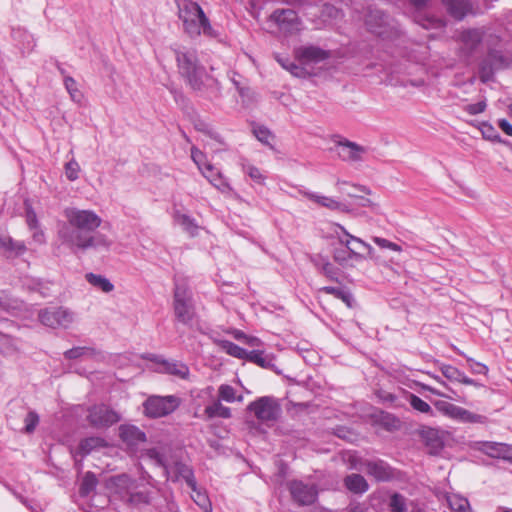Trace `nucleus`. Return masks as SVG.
<instances>
[{
	"instance_id": "nucleus-1",
	"label": "nucleus",
	"mask_w": 512,
	"mask_h": 512,
	"mask_svg": "<svg viewBox=\"0 0 512 512\" xmlns=\"http://www.w3.org/2000/svg\"><path fill=\"white\" fill-rule=\"evenodd\" d=\"M64 216L67 222L58 231L63 243L80 250L89 248L108 250L111 247L112 240L105 234L96 232L102 219L94 211L66 208Z\"/></svg>"
},
{
	"instance_id": "nucleus-2",
	"label": "nucleus",
	"mask_w": 512,
	"mask_h": 512,
	"mask_svg": "<svg viewBox=\"0 0 512 512\" xmlns=\"http://www.w3.org/2000/svg\"><path fill=\"white\" fill-rule=\"evenodd\" d=\"M178 73L185 79L187 85L201 96L209 100L221 97V85L209 75L199 62L197 52L193 49H174Z\"/></svg>"
},
{
	"instance_id": "nucleus-3",
	"label": "nucleus",
	"mask_w": 512,
	"mask_h": 512,
	"mask_svg": "<svg viewBox=\"0 0 512 512\" xmlns=\"http://www.w3.org/2000/svg\"><path fill=\"white\" fill-rule=\"evenodd\" d=\"M176 5L183 30L189 38L196 39L202 34L209 38L218 37V32L212 27L209 18L197 2L176 0Z\"/></svg>"
},
{
	"instance_id": "nucleus-4",
	"label": "nucleus",
	"mask_w": 512,
	"mask_h": 512,
	"mask_svg": "<svg viewBox=\"0 0 512 512\" xmlns=\"http://www.w3.org/2000/svg\"><path fill=\"white\" fill-rule=\"evenodd\" d=\"M108 488L113 499H119L130 507L141 508L151 503L153 492L143 485H138L127 474L112 476L108 481Z\"/></svg>"
},
{
	"instance_id": "nucleus-5",
	"label": "nucleus",
	"mask_w": 512,
	"mask_h": 512,
	"mask_svg": "<svg viewBox=\"0 0 512 512\" xmlns=\"http://www.w3.org/2000/svg\"><path fill=\"white\" fill-rule=\"evenodd\" d=\"M173 310L178 322L191 326L196 317V308L192 292L185 281L175 280Z\"/></svg>"
},
{
	"instance_id": "nucleus-6",
	"label": "nucleus",
	"mask_w": 512,
	"mask_h": 512,
	"mask_svg": "<svg viewBox=\"0 0 512 512\" xmlns=\"http://www.w3.org/2000/svg\"><path fill=\"white\" fill-rule=\"evenodd\" d=\"M365 25L371 33L383 39H390L398 34L390 16L377 8H368Z\"/></svg>"
},
{
	"instance_id": "nucleus-7",
	"label": "nucleus",
	"mask_w": 512,
	"mask_h": 512,
	"mask_svg": "<svg viewBox=\"0 0 512 512\" xmlns=\"http://www.w3.org/2000/svg\"><path fill=\"white\" fill-rule=\"evenodd\" d=\"M180 404L181 400L178 396L153 395L148 397L143 403L144 414L152 419L165 417L173 413L180 406Z\"/></svg>"
},
{
	"instance_id": "nucleus-8",
	"label": "nucleus",
	"mask_w": 512,
	"mask_h": 512,
	"mask_svg": "<svg viewBox=\"0 0 512 512\" xmlns=\"http://www.w3.org/2000/svg\"><path fill=\"white\" fill-rule=\"evenodd\" d=\"M335 234L338 238V241L345 248H335L333 250V259L341 266H345L350 260H362L364 259L363 253L356 251V249L351 246L353 242V235H351L344 226L340 224L335 225Z\"/></svg>"
},
{
	"instance_id": "nucleus-9",
	"label": "nucleus",
	"mask_w": 512,
	"mask_h": 512,
	"mask_svg": "<svg viewBox=\"0 0 512 512\" xmlns=\"http://www.w3.org/2000/svg\"><path fill=\"white\" fill-rule=\"evenodd\" d=\"M247 410L252 412L263 423L275 422L282 412L278 400L272 396L257 398L249 403Z\"/></svg>"
},
{
	"instance_id": "nucleus-10",
	"label": "nucleus",
	"mask_w": 512,
	"mask_h": 512,
	"mask_svg": "<svg viewBox=\"0 0 512 512\" xmlns=\"http://www.w3.org/2000/svg\"><path fill=\"white\" fill-rule=\"evenodd\" d=\"M40 322L50 328H68L74 321V313L65 307H49L39 311Z\"/></svg>"
},
{
	"instance_id": "nucleus-11",
	"label": "nucleus",
	"mask_w": 512,
	"mask_h": 512,
	"mask_svg": "<svg viewBox=\"0 0 512 512\" xmlns=\"http://www.w3.org/2000/svg\"><path fill=\"white\" fill-rule=\"evenodd\" d=\"M435 408L443 415L462 423H483L485 417L447 401L438 400Z\"/></svg>"
},
{
	"instance_id": "nucleus-12",
	"label": "nucleus",
	"mask_w": 512,
	"mask_h": 512,
	"mask_svg": "<svg viewBox=\"0 0 512 512\" xmlns=\"http://www.w3.org/2000/svg\"><path fill=\"white\" fill-rule=\"evenodd\" d=\"M120 419L119 413L105 404L94 405L88 410L87 420L97 429L110 427Z\"/></svg>"
},
{
	"instance_id": "nucleus-13",
	"label": "nucleus",
	"mask_w": 512,
	"mask_h": 512,
	"mask_svg": "<svg viewBox=\"0 0 512 512\" xmlns=\"http://www.w3.org/2000/svg\"><path fill=\"white\" fill-rule=\"evenodd\" d=\"M512 64L511 58L505 56L501 51L490 49L487 56L480 64V74L483 81L489 80L495 70L509 68Z\"/></svg>"
},
{
	"instance_id": "nucleus-14",
	"label": "nucleus",
	"mask_w": 512,
	"mask_h": 512,
	"mask_svg": "<svg viewBox=\"0 0 512 512\" xmlns=\"http://www.w3.org/2000/svg\"><path fill=\"white\" fill-rule=\"evenodd\" d=\"M270 18L285 35H294L301 30V20L292 9H277Z\"/></svg>"
},
{
	"instance_id": "nucleus-15",
	"label": "nucleus",
	"mask_w": 512,
	"mask_h": 512,
	"mask_svg": "<svg viewBox=\"0 0 512 512\" xmlns=\"http://www.w3.org/2000/svg\"><path fill=\"white\" fill-rule=\"evenodd\" d=\"M177 472L179 475L185 480L188 487L191 488L192 492L194 493L192 495V498L194 502L205 512H209L212 509L211 502L208 498V496L201 492L197 488V483L194 477V473L191 468H189L187 465L178 463L176 465Z\"/></svg>"
},
{
	"instance_id": "nucleus-16",
	"label": "nucleus",
	"mask_w": 512,
	"mask_h": 512,
	"mask_svg": "<svg viewBox=\"0 0 512 512\" xmlns=\"http://www.w3.org/2000/svg\"><path fill=\"white\" fill-rule=\"evenodd\" d=\"M333 151L339 158L346 162H361L367 153V148L348 139H339L335 141Z\"/></svg>"
},
{
	"instance_id": "nucleus-17",
	"label": "nucleus",
	"mask_w": 512,
	"mask_h": 512,
	"mask_svg": "<svg viewBox=\"0 0 512 512\" xmlns=\"http://www.w3.org/2000/svg\"><path fill=\"white\" fill-rule=\"evenodd\" d=\"M289 491L294 502L301 506L313 504L318 496V490L314 484L298 480L289 483Z\"/></svg>"
},
{
	"instance_id": "nucleus-18",
	"label": "nucleus",
	"mask_w": 512,
	"mask_h": 512,
	"mask_svg": "<svg viewBox=\"0 0 512 512\" xmlns=\"http://www.w3.org/2000/svg\"><path fill=\"white\" fill-rule=\"evenodd\" d=\"M294 55L301 65H308L327 60L331 53L315 45H304L295 48Z\"/></svg>"
},
{
	"instance_id": "nucleus-19",
	"label": "nucleus",
	"mask_w": 512,
	"mask_h": 512,
	"mask_svg": "<svg viewBox=\"0 0 512 512\" xmlns=\"http://www.w3.org/2000/svg\"><path fill=\"white\" fill-rule=\"evenodd\" d=\"M484 34L485 31L483 28H469L463 30L459 36L462 53L467 57L472 56L481 45Z\"/></svg>"
},
{
	"instance_id": "nucleus-20",
	"label": "nucleus",
	"mask_w": 512,
	"mask_h": 512,
	"mask_svg": "<svg viewBox=\"0 0 512 512\" xmlns=\"http://www.w3.org/2000/svg\"><path fill=\"white\" fill-rule=\"evenodd\" d=\"M367 474L374 477L377 481H389L394 477L393 468L381 459L368 460L363 463Z\"/></svg>"
},
{
	"instance_id": "nucleus-21",
	"label": "nucleus",
	"mask_w": 512,
	"mask_h": 512,
	"mask_svg": "<svg viewBox=\"0 0 512 512\" xmlns=\"http://www.w3.org/2000/svg\"><path fill=\"white\" fill-rule=\"evenodd\" d=\"M410 3L416 8L417 14L415 15V22L425 29L442 28L445 22L433 15L423 13V9L427 6L428 0H410Z\"/></svg>"
},
{
	"instance_id": "nucleus-22",
	"label": "nucleus",
	"mask_w": 512,
	"mask_h": 512,
	"mask_svg": "<svg viewBox=\"0 0 512 512\" xmlns=\"http://www.w3.org/2000/svg\"><path fill=\"white\" fill-rule=\"evenodd\" d=\"M151 360L160 366L161 372L176 376L180 379H187L189 376V367L181 361L167 360L156 355L153 356Z\"/></svg>"
},
{
	"instance_id": "nucleus-23",
	"label": "nucleus",
	"mask_w": 512,
	"mask_h": 512,
	"mask_svg": "<svg viewBox=\"0 0 512 512\" xmlns=\"http://www.w3.org/2000/svg\"><path fill=\"white\" fill-rule=\"evenodd\" d=\"M302 194L309 200L316 204L325 207L332 211L348 212L349 208L345 203H342L332 197L320 195L318 193L304 191Z\"/></svg>"
},
{
	"instance_id": "nucleus-24",
	"label": "nucleus",
	"mask_w": 512,
	"mask_h": 512,
	"mask_svg": "<svg viewBox=\"0 0 512 512\" xmlns=\"http://www.w3.org/2000/svg\"><path fill=\"white\" fill-rule=\"evenodd\" d=\"M120 437L128 446L134 447L146 442V434L134 425H122Z\"/></svg>"
},
{
	"instance_id": "nucleus-25",
	"label": "nucleus",
	"mask_w": 512,
	"mask_h": 512,
	"mask_svg": "<svg viewBox=\"0 0 512 512\" xmlns=\"http://www.w3.org/2000/svg\"><path fill=\"white\" fill-rule=\"evenodd\" d=\"M202 175L218 190L226 192L231 190L227 180L223 177L221 172L212 164H205Z\"/></svg>"
},
{
	"instance_id": "nucleus-26",
	"label": "nucleus",
	"mask_w": 512,
	"mask_h": 512,
	"mask_svg": "<svg viewBox=\"0 0 512 512\" xmlns=\"http://www.w3.org/2000/svg\"><path fill=\"white\" fill-rule=\"evenodd\" d=\"M448 14L456 20H462L470 11L469 0H441Z\"/></svg>"
},
{
	"instance_id": "nucleus-27",
	"label": "nucleus",
	"mask_w": 512,
	"mask_h": 512,
	"mask_svg": "<svg viewBox=\"0 0 512 512\" xmlns=\"http://www.w3.org/2000/svg\"><path fill=\"white\" fill-rule=\"evenodd\" d=\"M26 251L24 242L14 241L9 235L0 233V252L9 256H20Z\"/></svg>"
},
{
	"instance_id": "nucleus-28",
	"label": "nucleus",
	"mask_w": 512,
	"mask_h": 512,
	"mask_svg": "<svg viewBox=\"0 0 512 512\" xmlns=\"http://www.w3.org/2000/svg\"><path fill=\"white\" fill-rule=\"evenodd\" d=\"M344 484L349 491L355 494H363L369 488L366 479L362 475L356 473L347 475L344 479Z\"/></svg>"
},
{
	"instance_id": "nucleus-29",
	"label": "nucleus",
	"mask_w": 512,
	"mask_h": 512,
	"mask_svg": "<svg viewBox=\"0 0 512 512\" xmlns=\"http://www.w3.org/2000/svg\"><path fill=\"white\" fill-rule=\"evenodd\" d=\"M204 413L208 419L223 418L228 419L231 417V409L222 405L220 400L214 401L210 405L206 406Z\"/></svg>"
},
{
	"instance_id": "nucleus-30",
	"label": "nucleus",
	"mask_w": 512,
	"mask_h": 512,
	"mask_svg": "<svg viewBox=\"0 0 512 512\" xmlns=\"http://www.w3.org/2000/svg\"><path fill=\"white\" fill-rule=\"evenodd\" d=\"M446 500L452 512H472L468 499L459 494H448Z\"/></svg>"
},
{
	"instance_id": "nucleus-31",
	"label": "nucleus",
	"mask_w": 512,
	"mask_h": 512,
	"mask_svg": "<svg viewBox=\"0 0 512 512\" xmlns=\"http://www.w3.org/2000/svg\"><path fill=\"white\" fill-rule=\"evenodd\" d=\"M246 360L266 369H271L274 366L273 357L261 350L249 351Z\"/></svg>"
},
{
	"instance_id": "nucleus-32",
	"label": "nucleus",
	"mask_w": 512,
	"mask_h": 512,
	"mask_svg": "<svg viewBox=\"0 0 512 512\" xmlns=\"http://www.w3.org/2000/svg\"><path fill=\"white\" fill-rule=\"evenodd\" d=\"M85 279L90 285L105 293H109L114 289V285L110 280L102 275L87 273Z\"/></svg>"
},
{
	"instance_id": "nucleus-33",
	"label": "nucleus",
	"mask_w": 512,
	"mask_h": 512,
	"mask_svg": "<svg viewBox=\"0 0 512 512\" xmlns=\"http://www.w3.org/2000/svg\"><path fill=\"white\" fill-rule=\"evenodd\" d=\"M174 220L176 223L182 226V228L189 233L191 236L197 235L198 225L194 218L187 214L176 211L174 214Z\"/></svg>"
},
{
	"instance_id": "nucleus-34",
	"label": "nucleus",
	"mask_w": 512,
	"mask_h": 512,
	"mask_svg": "<svg viewBox=\"0 0 512 512\" xmlns=\"http://www.w3.org/2000/svg\"><path fill=\"white\" fill-rule=\"evenodd\" d=\"M218 345L230 356L243 360L247 358L249 351L229 340H220L218 341Z\"/></svg>"
},
{
	"instance_id": "nucleus-35",
	"label": "nucleus",
	"mask_w": 512,
	"mask_h": 512,
	"mask_svg": "<svg viewBox=\"0 0 512 512\" xmlns=\"http://www.w3.org/2000/svg\"><path fill=\"white\" fill-rule=\"evenodd\" d=\"M105 441L101 437H88L80 441L78 451L82 456L90 454L93 450L103 447Z\"/></svg>"
},
{
	"instance_id": "nucleus-36",
	"label": "nucleus",
	"mask_w": 512,
	"mask_h": 512,
	"mask_svg": "<svg viewBox=\"0 0 512 512\" xmlns=\"http://www.w3.org/2000/svg\"><path fill=\"white\" fill-rule=\"evenodd\" d=\"M18 350V340L0 332V353L10 356L17 353Z\"/></svg>"
},
{
	"instance_id": "nucleus-37",
	"label": "nucleus",
	"mask_w": 512,
	"mask_h": 512,
	"mask_svg": "<svg viewBox=\"0 0 512 512\" xmlns=\"http://www.w3.org/2000/svg\"><path fill=\"white\" fill-rule=\"evenodd\" d=\"M407 400L414 410L423 414L434 416L431 406L417 395L409 393L407 396Z\"/></svg>"
},
{
	"instance_id": "nucleus-38",
	"label": "nucleus",
	"mask_w": 512,
	"mask_h": 512,
	"mask_svg": "<svg viewBox=\"0 0 512 512\" xmlns=\"http://www.w3.org/2000/svg\"><path fill=\"white\" fill-rule=\"evenodd\" d=\"M98 484L96 475L93 472H87L81 482L79 493L81 496H88L93 492Z\"/></svg>"
},
{
	"instance_id": "nucleus-39",
	"label": "nucleus",
	"mask_w": 512,
	"mask_h": 512,
	"mask_svg": "<svg viewBox=\"0 0 512 512\" xmlns=\"http://www.w3.org/2000/svg\"><path fill=\"white\" fill-rule=\"evenodd\" d=\"M96 354L94 348L91 347H73L64 352V357L68 360L78 359L82 357H93Z\"/></svg>"
},
{
	"instance_id": "nucleus-40",
	"label": "nucleus",
	"mask_w": 512,
	"mask_h": 512,
	"mask_svg": "<svg viewBox=\"0 0 512 512\" xmlns=\"http://www.w3.org/2000/svg\"><path fill=\"white\" fill-rule=\"evenodd\" d=\"M218 396L219 400H223L229 403L235 402V401H242L243 397L242 395H239L236 397V390L228 384H222L218 388Z\"/></svg>"
},
{
	"instance_id": "nucleus-41",
	"label": "nucleus",
	"mask_w": 512,
	"mask_h": 512,
	"mask_svg": "<svg viewBox=\"0 0 512 512\" xmlns=\"http://www.w3.org/2000/svg\"><path fill=\"white\" fill-rule=\"evenodd\" d=\"M427 446L430 447V454H438L443 449V442L438 437L437 431L429 430L426 432Z\"/></svg>"
},
{
	"instance_id": "nucleus-42",
	"label": "nucleus",
	"mask_w": 512,
	"mask_h": 512,
	"mask_svg": "<svg viewBox=\"0 0 512 512\" xmlns=\"http://www.w3.org/2000/svg\"><path fill=\"white\" fill-rule=\"evenodd\" d=\"M253 134L261 143L273 149L271 141L274 140V135L268 128L265 126H256L253 128Z\"/></svg>"
},
{
	"instance_id": "nucleus-43",
	"label": "nucleus",
	"mask_w": 512,
	"mask_h": 512,
	"mask_svg": "<svg viewBox=\"0 0 512 512\" xmlns=\"http://www.w3.org/2000/svg\"><path fill=\"white\" fill-rule=\"evenodd\" d=\"M242 170L254 182H256L258 184H263L266 179L265 175H263L261 170L250 163H247V162L242 163Z\"/></svg>"
},
{
	"instance_id": "nucleus-44",
	"label": "nucleus",
	"mask_w": 512,
	"mask_h": 512,
	"mask_svg": "<svg viewBox=\"0 0 512 512\" xmlns=\"http://www.w3.org/2000/svg\"><path fill=\"white\" fill-rule=\"evenodd\" d=\"M390 512H407L405 497L399 493H394L389 501Z\"/></svg>"
},
{
	"instance_id": "nucleus-45",
	"label": "nucleus",
	"mask_w": 512,
	"mask_h": 512,
	"mask_svg": "<svg viewBox=\"0 0 512 512\" xmlns=\"http://www.w3.org/2000/svg\"><path fill=\"white\" fill-rule=\"evenodd\" d=\"M146 456L155 462L156 465L168 469V464L163 453L158 448H150L146 451Z\"/></svg>"
},
{
	"instance_id": "nucleus-46",
	"label": "nucleus",
	"mask_w": 512,
	"mask_h": 512,
	"mask_svg": "<svg viewBox=\"0 0 512 512\" xmlns=\"http://www.w3.org/2000/svg\"><path fill=\"white\" fill-rule=\"evenodd\" d=\"M64 85H65L66 90L68 91V93L70 94L71 98L74 101L79 102L82 99V94L78 90L77 83L72 77L65 76Z\"/></svg>"
},
{
	"instance_id": "nucleus-47",
	"label": "nucleus",
	"mask_w": 512,
	"mask_h": 512,
	"mask_svg": "<svg viewBox=\"0 0 512 512\" xmlns=\"http://www.w3.org/2000/svg\"><path fill=\"white\" fill-rule=\"evenodd\" d=\"M440 371L445 378L452 382H457L462 373L458 368L448 364H442Z\"/></svg>"
},
{
	"instance_id": "nucleus-48",
	"label": "nucleus",
	"mask_w": 512,
	"mask_h": 512,
	"mask_svg": "<svg viewBox=\"0 0 512 512\" xmlns=\"http://www.w3.org/2000/svg\"><path fill=\"white\" fill-rule=\"evenodd\" d=\"M480 449L491 457H499L503 451V445L495 442H484Z\"/></svg>"
},
{
	"instance_id": "nucleus-49",
	"label": "nucleus",
	"mask_w": 512,
	"mask_h": 512,
	"mask_svg": "<svg viewBox=\"0 0 512 512\" xmlns=\"http://www.w3.org/2000/svg\"><path fill=\"white\" fill-rule=\"evenodd\" d=\"M80 166L76 160L72 159L65 164V175L68 180L75 181L79 177Z\"/></svg>"
},
{
	"instance_id": "nucleus-50",
	"label": "nucleus",
	"mask_w": 512,
	"mask_h": 512,
	"mask_svg": "<svg viewBox=\"0 0 512 512\" xmlns=\"http://www.w3.org/2000/svg\"><path fill=\"white\" fill-rule=\"evenodd\" d=\"M25 427L24 432L25 433H32L36 429L38 423H39V416L34 411H29L24 419Z\"/></svg>"
},
{
	"instance_id": "nucleus-51",
	"label": "nucleus",
	"mask_w": 512,
	"mask_h": 512,
	"mask_svg": "<svg viewBox=\"0 0 512 512\" xmlns=\"http://www.w3.org/2000/svg\"><path fill=\"white\" fill-rule=\"evenodd\" d=\"M191 158L201 172L204 170L205 164H209L205 154L195 146L191 148Z\"/></svg>"
},
{
	"instance_id": "nucleus-52",
	"label": "nucleus",
	"mask_w": 512,
	"mask_h": 512,
	"mask_svg": "<svg viewBox=\"0 0 512 512\" xmlns=\"http://www.w3.org/2000/svg\"><path fill=\"white\" fill-rule=\"evenodd\" d=\"M372 240L380 248L389 249V250H392V251L398 252V253L402 252V247L400 245H398L397 243L391 242L385 238L373 237Z\"/></svg>"
},
{
	"instance_id": "nucleus-53",
	"label": "nucleus",
	"mask_w": 512,
	"mask_h": 512,
	"mask_svg": "<svg viewBox=\"0 0 512 512\" xmlns=\"http://www.w3.org/2000/svg\"><path fill=\"white\" fill-rule=\"evenodd\" d=\"M468 367L473 374L486 375L488 373V367L480 362H477L471 357L465 356Z\"/></svg>"
},
{
	"instance_id": "nucleus-54",
	"label": "nucleus",
	"mask_w": 512,
	"mask_h": 512,
	"mask_svg": "<svg viewBox=\"0 0 512 512\" xmlns=\"http://www.w3.org/2000/svg\"><path fill=\"white\" fill-rule=\"evenodd\" d=\"M487 107L486 101L482 100L477 103L467 104L463 107V110L469 115H478L485 111Z\"/></svg>"
},
{
	"instance_id": "nucleus-55",
	"label": "nucleus",
	"mask_w": 512,
	"mask_h": 512,
	"mask_svg": "<svg viewBox=\"0 0 512 512\" xmlns=\"http://www.w3.org/2000/svg\"><path fill=\"white\" fill-rule=\"evenodd\" d=\"M321 272L330 280H338V269L329 261L322 263Z\"/></svg>"
},
{
	"instance_id": "nucleus-56",
	"label": "nucleus",
	"mask_w": 512,
	"mask_h": 512,
	"mask_svg": "<svg viewBox=\"0 0 512 512\" xmlns=\"http://www.w3.org/2000/svg\"><path fill=\"white\" fill-rule=\"evenodd\" d=\"M25 206H26V223H27L29 229L30 230L37 229L39 224H38V219H37V215H36L35 211L27 202H25Z\"/></svg>"
},
{
	"instance_id": "nucleus-57",
	"label": "nucleus",
	"mask_w": 512,
	"mask_h": 512,
	"mask_svg": "<svg viewBox=\"0 0 512 512\" xmlns=\"http://www.w3.org/2000/svg\"><path fill=\"white\" fill-rule=\"evenodd\" d=\"M482 135L485 139L491 140V141H498L502 142L500 135L497 133V131L494 129V127L490 124H483L482 128Z\"/></svg>"
},
{
	"instance_id": "nucleus-58",
	"label": "nucleus",
	"mask_w": 512,
	"mask_h": 512,
	"mask_svg": "<svg viewBox=\"0 0 512 512\" xmlns=\"http://www.w3.org/2000/svg\"><path fill=\"white\" fill-rule=\"evenodd\" d=\"M353 242L355 244L360 245L362 249L366 251V255L363 254L364 258L376 259L375 249L370 244L366 243L364 240L356 236H353Z\"/></svg>"
},
{
	"instance_id": "nucleus-59",
	"label": "nucleus",
	"mask_w": 512,
	"mask_h": 512,
	"mask_svg": "<svg viewBox=\"0 0 512 512\" xmlns=\"http://www.w3.org/2000/svg\"><path fill=\"white\" fill-rule=\"evenodd\" d=\"M293 76L302 78L305 77L307 74V71L305 68L301 67L300 65L296 64L292 61L291 64H289V68L287 69Z\"/></svg>"
},
{
	"instance_id": "nucleus-60",
	"label": "nucleus",
	"mask_w": 512,
	"mask_h": 512,
	"mask_svg": "<svg viewBox=\"0 0 512 512\" xmlns=\"http://www.w3.org/2000/svg\"><path fill=\"white\" fill-rule=\"evenodd\" d=\"M30 289L37 291L44 298L50 296L49 287L40 281H36Z\"/></svg>"
},
{
	"instance_id": "nucleus-61",
	"label": "nucleus",
	"mask_w": 512,
	"mask_h": 512,
	"mask_svg": "<svg viewBox=\"0 0 512 512\" xmlns=\"http://www.w3.org/2000/svg\"><path fill=\"white\" fill-rule=\"evenodd\" d=\"M0 308L6 311L15 308L11 303V299L5 292H0Z\"/></svg>"
},
{
	"instance_id": "nucleus-62",
	"label": "nucleus",
	"mask_w": 512,
	"mask_h": 512,
	"mask_svg": "<svg viewBox=\"0 0 512 512\" xmlns=\"http://www.w3.org/2000/svg\"><path fill=\"white\" fill-rule=\"evenodd\" d=\"M349 512H372L369 504L363 503H353L349 507Z\"/></svg>"
},
{
	"instance_id": "nucleus-63",
	"label": "nucleus",
	"mask_w": 512,
	"mask_h": 512,
	"mask_svg": "<svg viewBox=\"0 0 512 512\" xmlns=\"http://www.w3.org/2000/svg\"><path fill=\"white\" fill-rule=\"evenodd\" d=\"M421 387H422L423 390L428 391V392H430L433 395H436V396H439V397H443V398H447V399H451V400L455 399L453 396H451L449 394H446V393H443V392H441V391L437 390L436 388L431 387L429 385L422 384Z\"/></svg>"
},
{
	"instance_id": "nucleus-64",
	"label": "nucleus",
	"mask_w": 512,
	"mask_h": 512,
	"mask_svg": "<svg viewBox=\"0 0 512 512\" xmlns=\"http://www.w3.org/2000/svg\"><path fill=\"white\" fill-rule=\"evenodd\" d=\"M498 125L505 134L512 136V124L508 120L500 119Z\"/></svg>"
}]
</instances>
